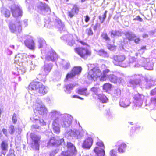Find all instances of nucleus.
I'll use <instances>...</instances> for the list:
<instances>
[{
	"instance_id": "obj_1",
	"label": "nucleus",
	"mask_w": 156,
	"mask_h": 156,
	"mask_svg": "<svg viewBox=\"0 0 156 156\" xmlns=\"http://www.w3.org/2000/svg\"><path fill=\"white\" fill-rule=\"evenodd\" d=\"M45 80L40 82L32 81L29 84L28 88L30 90H37L40 96L44 95L48 92V87L43 84L42 82L45 83Z\"/></svg>"
},
{
	"instance_id": "obj_2",
	"label": "nucleus",
	"mask_w": 156,
	"mask_h": 156,
	"mask_svg": "<svg viewBox=\"0 0 156 156\" xmlns=\"http://www.w3.org/2000/svg\"><path fill=\"white\" fill-rule=\"evenodd\" d=\"M102 75L101 70L98 67H94L90 70L87 73V78L92 81H95L99 79Z\"/></svg>"
},
{
	"instance_id": "obj_3",
	"label": "nucleus",
	"mask_w": 156,
	"mask_h": 156,
	"mask_svg": "<svg viewBox=\"0 0 156 156\" xmlns=\"http://www.w3.org/2000/svg\"><path fill=\"white\" fill-rule=\"evenodd\" d=\"M74 51L75 53L84 59H86L92 54L90 50L83 47H76L74 48Z\"/></svg>"
},
{
	"instance_id": "obj_4",
	"label": "nucleus",
	"mask_w": 156,
	"mask_h": 156,
	"mask_svg": "<svg viewBox=\"0 0 156 156\" xmlns=\"http://www.w3.org/2000/svg\"><path fill=\"white\" fill-rule=\"evenodd\" d=\"M33 110L36 116H43L46 115L47 110L45 106L41 103H36L33 105Z\"/></svg>"
},
{
	"instance_id": "obj_5",
	"label": "nucleus",
	"mask_w": 156,
	"mask_h": 156,
	"mask_svg": "<svg viewBox=\"0 0 156 156\" xmlns=\"http://www.w3.org/2000/svg\"><path fill=\"white\" fill-rule=\"evenodd\" d=\"M110 72L109 69H106L102 71V75L100 78V81L103 82L106 81L108 79L111 82L115 83H117L118 81V78L115 75L111 74L108 75L107 74Z\"/></svg>"
},
{
	"instance_id": "obj_6",
	"label": "nucleus",
	"mask_w": 156,
	"mask_h": 156,
	"mask_svg": "<svg viewBox=\"0 0 156 156\" xmlns=\"http://www.w3.org/2000/svg\"><path fill=\"white\" fill-rule=\"evenodd\" d=\"M9 8L11 10L12 16L16 19H19L22 16L23 12L19 6L14 5Z\"/></svg>"
},
{
	"instance_id": "obj_7",
	"label": "nucleus",
	"mask_w": 156,
	"mask_h": 156,
	"mask_svg": "<svg viewBox=\"0 0 156 156\" xmlns=\"http://www.w3.org/2000/svg\"><path fill=\"white\" fill-rule=\"evenodd\" d=\"M126 55L123 54L114 55L111 58L112 62L115 65L121 66L122 63L125 60Z\"/></svg>"
},
{
	"instance_id": "obj_8",
	"label": "nucleus",
	"mask_w": 156,
	"mask_h": 156,
	"mask_svg": "<svg viewBox=\"0 0 156 156\" xmlns=\"http://www.w3.org/2000/svg\"><path fill=\"white\" fill-rule=\"evenodd\" d=\"M96 146L94 149V151L98 156H104L105 151L102 147H104V144L101 141H98L96 142Z\"/></svg>"
},
{
	"instance_id": "obj_9",
	"label": "nucleus",
	"mask_w": 156,
	"mask_h": 156,
	"mask_svg": "<svg viewBox=\"0 0 156 156\" xmlns=\"http://www.w3.org/2000/svg\"><path fill=\"white\" fill-rule=\"evenodd\" d=\"M22 24L20 20H16V23H13L12 22L9 23V27L10 31L12 33L16 32H20L22 30Z\"/></svg>"
},
{
	"instance_id": "obj_10",
	"label": "nucleus",
	"mask_w": 156,
	"mask_h": 156,
	"mask_svg": "<svg viewBox=\"0 0 156 156\" xmlns=\"http://www.w3.org/2000/svg\"><path fill=\"white\" fill-rule=\"evenodd\" d=\"M64 140L63 138L56 139L54 137H51L49 140L47 144L49 146H59L61 145L62 144H64Z\"/></svg>"
},
{
	"instance_id": "obj_11",
	"label": "nucleus",
	"mask_w": 156,
	"mask_h": 156,
	"mask_svg": "<svg viewBox=\"0 0 156 156\" xmlns=\"http://www.w3.org/2000/svg\"><path fill=\"white\" fill-rule=\"evenodd\" d=\"M77 153V150L76 148H75L62 151L61 152V154L62 156H75Z\"/></svg>"
},
{
	"instance_id": "obj_12",
	"label": "nucleus",
	"mask_w": 156,
	"mask_h": 156,
	"mask_svg": "<svg viewBox=\"0 0 156 156\" xmlns=\"http://www.w3.org/2000/svg\"><path fill=\"white\" fill-rule=\"evenodd\" d=\"M93 142V139L91 137L86 138L83 142L82 146L84 149H89L92 145Z\"/></svg>"
},
{
	"instance_id": "obj_13",
	"label": "nucleus",
	"mask_w": 156,
	"mask_h": 156,
	"mask_svg": "<svg viewBox=\"0 0 156 156\" xmlns=\"http://www.w3.org/2000/svg\"><path fill=\"white\" fill-rule=\"evenodd\" d=\"M33 121L34 122L37 124L39 123L41 126H45L46 125V122L43 119H34ZM39 128L40 126L38 124H34L32 126V128L34 129H39Z\"/></svg>"
},
{
	"instance_id": "obj_14",
	"label": "nucleus",
	"mask_w": 156,
	"mask_h": 156,
	"mask_svg": "<svg viewBox=\"0 0 156 156\" xmlns=\"http://www.w3.org/2000/svg\"><path fill=\"white\" fill-rule=\"evenodd\" d=\"M58 118H57L53 121L52 124V129L54 132L56 134H58L60 132V129L58 126Z\"/></svg>"
},
{
	"instance_id": "obj_15",
	"label": "nucleus",
	"mask_w": 156,
	"mask_h": 156,
	"mask_svg": "<svg viewBox=\"0 0 156 156\" xmlns=\"http://www.w3.org/2000/svg\"><path fill=\"white\" fill-rule=\"evenodd\" d=\"M31 138L34 142L33 143H32L31 144V147L36 150H39V141L40 140V139L37 137H34L33 136H32Z\"/></svg>"
},
{
	"instance_id": "obj_16",
	"label": "nucleus",
	"mask_w": 156,
	"mask_h": 156,
	"mask_svg": "<svg viewBox=\"0 0 156 156\" xmlns=\"http://www.w3.org/2000/svg\"><path fill=\"white\" fill-rule=\"evenodd\" d=\"M57 58L56 53L55 51H51L45 57V60L47 61H54L56 58Z\"/></svg>"
},
{
	"instance_id": "obj_17",
	"label": "nucleus",
	"mask_w": 156,
	"mask_h": 156,
	"mask_svg": "<svg viewBox=\"0 0 156 156\" xmlns=\"http://www.w3.org/2000/svg\"><path fill=\"white\" fill-rule=\"evenodd\" d=\"M26 46L29 49L34 50L35 48V44L32 39H28L24 41Z\"/></svg>"
},
{
	"instance_id": "obj_18",
	"label": "nucleus",
	"mask_w": 156,
	"mask_h": 156,
	"mask_svg": "<svg viewBox=\"0 0 156 156\" xmlns=\"http://www.w3.org/2000/svg\"><path fill=\"white\" fill-rule=\"evenodd\" d=\"M120 105L121 106L125 107L129 106L130 102L128 99H121L119 102Z\"/></svg>"
},
{
	"instance_id": "obj_19",
	"label": "nucleus",
	"mask_w": 156,
	"mask_h": 156,
	"mask_svg": "<svg viewBox=\"0 0 156 156\" xmlns=\"http://www.w3.org/2000/svg\"><path fill=\"white\" fill-rule=\"evenodd\" d=\"M75 86V85L73 83H69L65 85L64 86V90L66 92L70 93V91Z\"/></svg>"
},
{
	"instance_id": "obj_20",
	"label": "nucleus",
	"mask_w": 156,
	"mask_h": 156,
	"mask_svg": "<svg viewBox=\"0 0 156 156\" xmlns=\"http://www.w3.org/2000/svg\"><path fill=\"white\" fill-rule=\"evenodd\" d=\"M1 12L6 18H9L10 16V11L8 9L6 8L2 7V8Z\"/></svg>"
},
{
	"instance_id": "obj_21",
	"label": "nucleus",
	"mask_w": 156,
	"mask_h": 156,
	"mask_svg": "<svg viewBox=\"0 0 156 156\" xmlns=\"http://www.w3.org/2000/svg\"><path fill=\"white\" fill-rule=\"evenodd\" d=\"M52 67V66L51 65L48 64L45 65L43 67V72L47 75L51 71Z\"/></svg>"
},
{
	"instance_id": "obj_22",
	"label": "nucleus",
	"mask_w": 156,
	"mask_h": 156,
	"mask_svg": "<svg viewBox=\"0 0 156 156\" xmlns=\"http://www.w3.org/2000/svg\"><path fill=\"white\" fill-rule=\"evenodd\" d=\"M0 148L2 151H7L8 148V144L5 140H3L0 144Z\"/></svg>"
},
{
	"instance_id": "obj_23",
	"label": "nucleus",
	"mask_w": 156,
	"mask_h": 156,
	"mask_svg": "<svg viewBox=\"0 0 156 156\" xmlns=\"http://www.w3.org/2000/svg\"><path fill=\"white\" fill-rule=\"evenodd\" d=\"M102 87L103 90L107 92L111 90L112 85L109 83H105L103 84Z\"/></svg>"
},
{
	"instance_id": "obj_24",
	"label": "nucleus",
	"mask_w": 156,
	"mask_h": 156,
	"mask_svg": "<svg viewBox=\"0 0 156 156\" xmlns=\"http://www.w3.org/2000/svg\"><path fill=\"white\" fill-rule=\"evenodd\" d=\"M82 70V68L81 66H75L72 69L71 71L75 75H76L80 74Z\"/></svg>"
},
{
	"instance_id": "obj_25",
	"label": "nucleus",
	"mask_w": 156,
	"mask_h": 156,
	"mask_svg": "<svg viewBox=\"0 0 156 156\" xmlns=\"http://www.w3.org/2000/svg\"><path fill=\"white\" fill-rule=\"evenodd\" d=\"M98 99L103 103H107L108 101V99L105 95L99 94L98 95Z\"/></svg>"
},
{
	"instance_id": "obj_26",
	"label": "nucleus",
	"mask_w": 156,
	"mask_h": 156,
	"mask_svg": "<svg viewBox=\"0 0 156 156\" xmlns=\"http://www.w3.org/2000/svg\"><path fill=\"white\" fill-rule=\"evenodd\" d=\"M127 146L125 143H122L119 145L118 151L119 153H123L126 151Z\"/></svg>"
},
{
	"instance_id": "obj_27",
	"label": "nucleus",
	"mask_w": 156,
	"mask_h": 156,
	"mask_svg": "<svg viewBox=\"0 0 156 156\" xmlns=\"http://www.w3.org/2000/svg\"><path fill=\"white\" fill-rule=\"evenodd\" d=\"M72 122V120L70 117H66L65 118L64 120L63 121V124L62 126L65 127L67 126L70 125Z\"/></svg>"
},
{
	"instance_id": "obj_28",
	"label": "nucleus",
	"mask_w": 156,
	"mask_h": 156,
	"mask_svg": "<svg viewBox=\"0 0 156 156\" xmlns=\"http://www.w3.org/2000/svg\"><path fill=\"white\" fill-rule=\"evenodd\" d=\"M98 55L101 56L103 57H108L109 55L107 52L103 49L99 50L98 52Z\"/></svg>"
},
{
	"instance_id": "obj_29",
	"label": "nucleus",
	"mask_w": 156,
	"mask_h": 156,
	"mask_svg": "<svg viewBox=\"0 0 156 156\" xmlns=\"http://www.w3.org/2000/svg\"><path fill=\"white\" fill-rule=\"evenodd\" d=\"M144 97V95L139 93H137L134 95L133 98L136 101H140L142 100L143 98Z\"/></svg>"
},
{
	"instance_id": "obj_30",
	"label": "nucleus",
	"mask_w": 156,
	"mask_h": 156,
	"mask_svg": "<svg viewBox=\"0 0 156 156\" xmlns=\"http://www.w3.org/2000/svg\"><path fill=\"white\" fill-rule=\"evenodd\" d=\"M87 90V88H80L78 89L77 93L80 95H84L87 96L88 94L86 93Z\"/></svg>"
},
{
	"instance_id": "obj_31",
	"label": "nucleus",
	"mask_w": 156,
	"mask_h": 156,
	"mask_svg": "<svg viewBox=\"0 0 156 156\" xmlns=\"http://www.w3.org/2000/svg\"><path fill=\"white\" fill-rule=\"evenodd\" d=\"M71 10L73 11L75 14L77 15L78 14L79 12L80 8L77 5L74 4Z\"/></svg>"
},
{
	"instance_id": "obj_32",
	"label": "nucleus",
	"mask_w": 156,
	"mask_h": 156,
	"mask_svg": "<svg viewBox=\"0 0 156 156\" xmlns=\"http://www.w3.org/2000/svg\"><path fill=\"white\" fill-rule=\"evenodd\" d=\"M107 48L111 51H115L117 48V46L116 45L109 43L107 44Z\"/></svg>"
},
{
	"instance_id": "obj_33",
	"label": "nucleus",
	"mask_w": 156,
	"mask_h": 156,
	"mask_svg": "<svg viewBox=\"0 0 156 156\" xmlns=\"http://www.w3.org/2000/svg\"><path fill=\"white\" fill-rule=\"evenodd\" d=\"M125 35L127 39L129 41L133 40V39L135 37V35L131 34L129 32H127L125 34Z\"/></svg>"
},
{
	"instance_id": "obj_34",
	"label": "nucleus",
	"mask_w": 156,
	"mask_h": 156,
	"mask_svg": "<svg viewBox=\"0 0 156 156\" xmlns=\"http://www.w3.org/2000/svg\"><path fill=\"white\" fill-rule=\"evenodd\" d=\"M107 12V11L106 10L105 11L104 14L102 16H99V19L100 20L101 23H103L104 21V20L106 16V14Z\"/></svg>"
},
{
	"instance_id": "obj_35",
	"label": "nucleus",
	"mask_w": 156,
	"mask_h": 156,
	"mask_svg": "<svg viewBox=\"0 0 156 156\" xmlns=\"http://www.w3.org/2000/svg\"><path fill=\"white\" fill-rule=\"evenodd\" d=\"M39 44L38 48H42L46 44L45 41L44 40L40 39L38 41Z\"/></svg>"
},
{
	"instance_id": "obj_36",
	"label": "nucleus",
	"mask_w": 156,
	"mask_h": 156,
	"mask_svg": "<svg viewBox=\"0 0 156 156\" xmlns=\"http://www.w3.org/2000/svg\"><path fill=\"white\" fill-rule=\"evenodd\" d=\"M75 76L74 73L71 71L70 73H68L66 74V79L68 80V79L73 78Z\"/></svg>"
},
{
	"instance_id": "obj_37",
	"label": "nucleus",
	"mask_w": 156,
	"mask_h": 156,
	"mask_svg": "<svg viewBox=\"0 0 156 156\" xmlns=\"http://www.w3.org/2000/svg\"><path fill=\"white\" fill-rule=\"evenodd\" d=\"M66 147L67 150L76 148L74 145L70 142H67Z\"/></svg>"
},
{
	"instance_id": "obj_38",
	"label": "nucleus",
	"mask_w": 156,
	"mask_h": 156,
	"mask_svg": "<svg viewBox=\"0 0 156 156\" xmlns=\"http://www.w3.org/2000/svg\"><path fill=\"white\" fill-rule=\"evenodd\" d=\"M102 38L106 41H110L111 39L106 33H102L101 35Z\"/></svg>"
},
{
	"instance_id": "obj_39",
	"label": "nucleus",
	"mask_w": 156,
	"mask_h": 156,
	"mask_svg": "<svg viewBox=\"0 0 156 156\" xmlns=\"http://www.w3.org/2000/svg\"><path fill=\"white\" fill-rule=\"evenodd\" d=\"M121 94V91L119 89H117L114 90L113 94L115 96H120Z\"/></svg>"
},
{
	"instance_id": "obj_40",
	"label": "nucleus",
	"mask_w": 156,
	"mask_h": 156,
	"mask_svg": "<svg viewBox=\"0 0 156 156\" xmlns=\"http://www.w3.org/2000/svg\"><path fill=\"white\" fill-rule=\"evenodd\" d=\"M86 32L88 36H92L94 34L91 27L87 28L86 30Z\"/></svg>"
},
{
	"instance_id": "obj_41",
	"label": "nucleus",
	"mask_w": 156,
	"mask_h": 156,
	"mask_svg": "<svg viewBox=\"0 0 156 156\" xmlns=\"http://www.w3.org/2000/svg\"><path fill=\"white\" fill-rule=\"evenodd\" d=\"M110 156H119L116 150L114 149H112L110 151Z\"/></svg>"
},
{
	"instance_id": "obj_42",
	"label": "nucleus",
	"mask_w": 156,
	"mask_h": 156,
	"mask_svg": "<svg viewBox=\"0 0 156 156\" xmlns=\"http://www.w3.org/2000/svg\"><path fill=\"white\" fill-rule=\"evenodd\" d=\"M9 132L11 134H13L15 131V129L14 126L12 125H10L9 127Z\"/></svg>"
},
{
	"instance_id": "obj_43",
	"label": "nucleus",
	"mask_w": 156,
	"mask_h": 156,
	"mask_svg": "<svg viewBox=\"0 0 156 156\" xmlns=\"http://www.w3.org/2000/svg\"><path fill=\"white\" fill-rule=\"evenodd\" d=\"M75 14L74 12L71 10L68 11L67 12V15L70 18H72L75 15Z\"/></svg>"
},
{
	"instance_id": "obj_44",
	"label": "nucleus",
	"mask_w": 156,
	"mask_h": 156,
	"mask_svg": "<svg viewBox=\"0 0 156 156\" xmlns=\"http://www.w3.org/2000/svg\"><path fill=\"white\" fill-rule=\"evenodd\" d=\"M133 40L134 43H135L136 44H139L140 42L141 41V39L139 37H137L136 35L135 37H134V39H133Z\"/></svg>"
},
{
	"instance_id": "obj_45",
	"label": "nucleus",
	"mask_w": 156,
	"mask_h": 156,
	"mask_svg": "<svg viewBox=\"0 0 156 156\" xmlns=\"http://www.w3.org/2000/svg\"><path fill=\"white\" fill-rule=\"evenodd\" d=\"M118 32L116 30H112L110 32V34L111 36H115L118 35Z\"/></svg>"
},
{
	"instance_id": "obj_46",
	"label": "nucleus",
	"mask_w": 156,
	"mask_h": 156,
	"mask_svg": "<svg viewBox=\"0 0 156 156\" xmlns=\"http://www.w3.org/2000/svg\"><path fill=\"white\" fill-rule=\"evenodd\" d=\"M150 94L151 96H154L156 94V87L151 90Z\"/></svg>"
},
{
	"instance_id": "obj_47",
	"label": "nucleus",
	"mask_w": 156,
	"mask_h": 156,
	"mask_svg": "<svg viewBox=\"0 0 156 156\" xmlns=\"http://www.w3.org/2000/svg\"><path fill=\"white\" fill-rule=\"evenodd\" d=\"M47 8H48V7L47 5L45 4L43 5H42L40 6L39 7V9L41 11L45 10Z\"/></svg>"
},
{
	"instance_id": "obj_48",
	"label": "nucleus",
	"mask_w": 156,
	"mask_h": 156,
	"mask_svg": "<svg viewBox=\"0 0 156 156\" xmlns=\"http://www.w3.org/2000/svg\"><path fill=\"white\" fill-rule=\"evenodd\" d=\"M58 152V150H55L52 151L50 154V156H55V155Z\"/></svg>"
},
{
	"instance_id": "obj_49",
	"label": "nucleus",
	"mask_w": 156,
	"mask_h": 156,
	"mask_svg": "<svg viewBox=\"0 0 156 156\" xmlns=\"http://www.w3.org/2000/svg\"><path fill=\"white\" fill-rule=\"evenodd\" d=\"M100 26V24L98 23H96L95 25L93 27V29L94 30H96Z\"/></svg>"
},
{
	"instance_id": "obj_50",
	"label": "nucleus",
	"mask_w": 156,
	"mask_h": 156,
	"mask_svg": "<svg viewBox=\"0 0 156 156\" xmlns=\"http://www.w3.org/2000/svg\"><path fill=\"white\" fill-rule=\"evenodd\" d=\"M151 102L154 105H156V97H152L150 99Z\"/></svg>"
},
{
	"instance_id": "obj_51",
	"label": "nucleus",
	"mask_w": 156,
	"mask_h": 156,
	"mask_svg": "<svg viewBox=\"0 0 156 156\" xmlns=\"http://www.w3.org/2000/svg\"><path fill=\"white\" fill-rule=\"evenodd\" d=\"M12 121L14 124H15L17 121V120L16 118V115L14 113L12 117Z\"/></svg>"
},
{
	"instance_id": "obj_52",
	"label": "nucleus",
	"mask_w": 156,
	"mask_h": 156,
	"mask_svg": "<svg viewBox=\"0 0 156 156\" xmlns=\"http://www.w3.org/2000/svg\"><path fill=\"white\" fill-rule=\"evenodd\" d=\"M14 151L13 149H10L9 151V156H14Z\"/></svg>"
},
{
	"instance_id": "obj_53",
	"label": "nucleus",
	"mask_w": 156,
	"mask_h": 156,
	"mask_svg": "<svg viewBox=\"0 0 156 156\" xmlns=\"http://www.w3.org/2000/svg\"><path fill=\"white\" fill-rule=\"evenodd\" d=\"M133 20H138L140 22L143 21L142 19L139 16H138L136 17V18H134Z\"/></svg>"
},
{
	"instance_id": "obj_54",
	"label": "nucleus",
	"mask_w": 156,
	"mask_h": 156,
	"mask_svg": "<svg viewBox=\"0 0 156 156\" xmlns=\"http://www.w3.org/2000/svg\"><path fill=\"white\" fill-rule=\"evenodd\" d=\"M2 131L4 133L6 136H7L8 134L7 130L5 128H3L2 129Z\"/></svg>"
},
{
	"instance_id": "obj_55",
	"label": "nucleus",
	"mask_w": 156,
	"mask_h": 156,
	"mask_svg": "<svg viewBox=\"0 0 156 156\" xmlns=\"http://www.w3.org/2000/svg\"><path fill=\"white\" fill-rule=\"evenodd\" d=\"M90 90L94 92H96L98 91V88L96 87H93L90 89Z\"/></svg>"
},
{
	"instance_id": "obj_56",
	"label": "nucleus",
	"mask_w": 156,
	"mask_h": 156,
	"mask_svg": "<svg viewBox=\"0 0 156 156\" xmlns=\"http://www.w3.org/2000/svg\"><path fill=\"white\" fill-rule=\"evenodd\" d=\"M5 52L6 54L8 55H10L12 53V51L9 48L7 49Z\"/></svg>"
},
{
	"instance_id": "obj_57",
	"label": "nucleus",
	"mask_w": 156,
	"mask_h": 156,
	"mask_svg": "<svg viewBox=\"0 0 156 156\" xmlns=\"http://www.w3.org/2000/svg\"><path fill=\"white\" fill-rule=\"evenodd\" d=\"M79 42L81 44H82V45H85V46H88V44L87 43L83 41H79Z\"/></svg>"
},
{
	"instance_id": "obj_58",
	"label": "nucleus",
	"mask_w": 156,
	"mask_h": 156,
	"mask_svg": "<svg viewBox=\"0 0 156 156\" xmlns=\"http://www.w3.org/2000/svg\"><path fill=\"white\" fill-rule=\"evenodd\" d=\"M85 21L86 22H88L90 20V18L89 16L87 15H86L85 16Z\"/></svg>"
},
{
	"instance_id": "obj_59",
	"label": "nucleus",
	"mask_w": 156,
	"mask_h": 156,
	"mask_svg": "<svg viewBox=\"0 0 156 156\" xmlns=\"http://www.w3.org/2000/svg\"><path fill=\"white\" fill-rule=\"evenodd\" d=\"M146 46H143L141 47L140 49L138 50V51H140L141 50H146Z\"/></svg>"
},
{
	"instance_id": "obj_60",
	"label": "nucleus",
	"mask_w": 156,
	"mask_h": 156,
	"mask_svg": "<svg viewBox=\"0 0 156 156\" xmlns=\"http://www.w3.org/2000/svg\"><path fill=\"white\" fill-rule=\"evenodd\" d=\"M148 65H147L146 67H147V69L149 70H151L153 69V66H151L150 67H149L148 66Z\"/></svg>"
},
{
	"instance_id": "obj_61",
	"label": "nucleus",
	"mask_w": 156,
	"mask_h": 156,
	"mask_svg": "<svg viewBox=\"0 0 156 156\" xmlns=\"http://www.w3.org/2000/svg\"><path fill=\"white\" fill-rule=\"evenodd\" d=\"M72 98H78V96L76 95H73L72 96Z\"/></svg>"
},
{
	"instance_id": "obj_62",
	"label": "nucleus",
	"mask_w": 156,
	"mask_h": 156,
	"mask_svg": "<svg viewBox=\"0 0 156 156\" xmlns=\"http://www.w3.org/2000/svg\"><path fill=\"white\" fill-rule=\"evenodd\" d=\"M148 37V35L147 34H145L143 36V37L144 38L145 37Z\"/></svg>"
},
{
	"instance_id": "obj_63",
	"label": "nucleus",
	"mask_w": 156,
	"mask_h": 156,
	"mask_svg": "<svg viewBox=\"0 0 156 156\" xmlns=\"http://www.w3.org/2000/svg\"><path fill=\"white\" fill-rule=\"evenodd\" d=\"M78 98L79 99L81 100H83L84 99V98H82L81 97L79 96H78Z\"/></svg>"
},
{
	"instance_id": "obj_64",
	"label": "nucleus",
	"mask_w": 156,
	"mask_h": 156,
	"mask_svg": "<svg viewBox=\"0 0 156 156\" xmlns=\"http://www.w3.org/2000/svg\"><path fill=\"white\" fill-rule=\"evenodd\" d=\"M1 153L4 156H5L6 154V153L5 152L2 151Z\"/></svg>"
}]
</instances>
